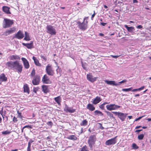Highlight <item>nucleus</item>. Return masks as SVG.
Returning <instances> with one entry per match:
<instances>
[{
    "instance_id": "f257e3e1",
    "label": "nucleus",
    "mask_w": 151,
    "mask_h": 151,
    "mask_svg": "<svg viewBox=\"0 0 151 151\" xmlns=\"http://www.w3.org/2000/svg\"><path fill=\"white\" fill-rule=\"evenodd\" d=\"M6 65L8 66L9 69L13 70L19 73H21L22 72L23 66L18 61L8 62Z\"/></svg>"
},
{
    "instance_id": "f03ea898",
    "label": "nucleus",
    "mask_w": 151,
    "mask_h": 151,
    "mask_svg": "<svg viewBox=\"0 0 151 151\" xmlns=\"http://www.w3.org/2000/svg\"><path fill=\"white\" fill-rule=\"evenodd\" d=\"M96 138L94 135H91L89 137L88 140V144L91 150L93 149V146L95 144Z\"/></svg>"
},
{
    "instance_id": "7ed1b4c3",
    "label": "nucleus",
    "mask_w": 151,
    "mask_h": 151,
    "mask_svg": "<svg viewBox=\"0 0 151 151\" xmlns=\"http://www.w3.org/2000/svg\"><path fill=\"white\" fill-rule=\"evenodd\" d=\"M47 33L51 35H55L56 34V32L55 27L51 25H47L46 27Z\"/></svg>"
},
{
    "instance_id": "20e7f679",
    "label": "nucleus",
    "mask_w": 151,
    "mask_h": 151,
    "mask_svg": "<svg viewBox=\"0 0 151 151\" xmlns=\"http://www.w3.org/2000/svg\"><path fill=\"white\" fill-rule=\"evenodd\" d=\"M88 22L87 21H86L85 22H82L78 21L77 24H78V27L80 29L84 31L87 29Z\"/></svg>"
},
{
    "instance_id": "39448f33",
    "label": "nucleus",
    "mask_w": 151,
    "mask_h": 151,
    "mask_svg": "<svg viewBox=\"0 0 151 151\" xmlns=\"http://www.w3.org/2000/svg\"><path fill=\"white\" fill-rule=\"evenodd\" d=\"M46 72L47 74L50 76H53L55 72L51 65L48 64L46 67Z\"/></svg>"
},
{
    "instance_id": "423d86ee",
    "label": "nucleus",
    "mask_w": 151,
    "mask_h": 151,
    "mask_svg": "<svg viewBox=\"0 0 151 151\" xmlns=\"http://www.w3.org/2000/svg\"><path fill=\"white\" fill-rule=\"evenodd\" d=\"M5 23L3 24V27L6 28L11 27L13 23V20L6 19H4Z\"/></svg>"
},
{
    "instance_id": "0eeeda50",
    "label": "nucleus",
    "mask_w": 151,
    "mask_h": 151,
    "mask_svg": "<svg viewBox=\"0 0 151 151\" xmlns=\"http://www.w3.org/2000/svg\"><path fill=\"white\" fill-rule=\"evenodd\" d=\"M106 107L108 110L111 111L112 110H116L119 108L120 107V106L115 104H110L107 105Z\"/></svg>"
},
{
    "instance_id": "6e6552de",
    "label": "nucleus",
    "mask_w": 151,
    "mask_h": 151,
    "mask_svg": "<svg viewBox=\"0 0 151 151\" xmlns=\"http://www.w3.org/2000/svg\"><path fill=\"white\" fill-rule=\"evenodd\" d=\"M117 136L109 139L106 141L105 142V144L106 145L109 146L111 145L115 144L117 142L116 138Z\"/></svg>"
},
{
    "instance_id": "1a4fd4ad",
    "label": "nucleus",
    "mask_w": 151,
    "mask_h": 151,
    "mask_svg": "<svg viewBox=\"0 0 151 151\" xmlns=\"http://www.w3.org/2000/svg\"><path fill=\"white\" fill-rule=\"evenodd\" d=\"M112 112L116 115H118V117L122 121H124V119H125L126 116V114H125L124 113L119 112L113 111Z\"/></svg>"
},
{
    "instance_id": "9d476101",
    "label": "nucleus",
    "mask_w": 151,
    "mask_h": 151,
    "mask_svg": "<svg viewBox=\"0 0 151 151\" xmlns=\"http://www.w3.org/2000/svg\"><path fill=\"white\" fill-rule=\"evenodd\" d=\"M24 37V35L23 33L21 30H19L13 37V38H16L18 39H22Z\"/></svg>"
},
{
    "instance_id": "9b49d317",
    "label": "nucleus",
    "mask_w": 151,
    "mask_h": 151,
    "mask_svg": "<svg viewBox=\"0 0 151 151\" xmlns=\"http://www.w3.org/2000/svg\"><path fill=\"white\" fill-rule=\"evenodd\" d=\"M40 81V77L38 76L34 77L32 81V83L34 85H37L39 84Z\"/></svg>"
},
{
    "instance_id": "f8f14e48",
    "label": "nucleus",
    "mask_w": 151,
    "mask_h": 151,
    "mask_svg": "<svg viewBox=\"0 0 151 151\" xmlns=\"http://www.w3.org/2000/svg\"><path fill=\"white\" fill-rule=\"evenodd\" d=\"M42 81L44 83L49 84L51 83V81L48 78V77L46 75H45L43 76Z\"/></svg>"
},
{
    "instance_id": "ddd939ff",
    "label": "nucleus",
    "mask_w": 151,
    "mask_h": 151,
    "mask_svg": "<svg viewBox=\"0 0 151 151\" xmlns=\"http://www.w3.org/2000/svg\"><path fill=\"white\" fill-rule=\"evenodd\" d=\"M15 29L14 28H10L9 29L6 30V31L3 33V35L6 36L8 35L12 34L14 32Z\"/></svg>"
},
{
    "instance_id": "4468645a",
    "label": "nucleus",
    "mask_w": 151,
    "mask_h": 151,
    "mask_svg": "<svg viewBox=\"0 0 151 151\" xmlns=\"http://www.w3.org/2000/svg\"><path fill=\"white\" fill-rule=\"evenodd\" d=\"M124 27L127 29V31L131 33L132 35L135 34V32H134L135 29L134 27H129L127 25H124Z\"/></svg>"
},
{
    "instance_id": "2eb2a0df",
    "label": "nucleus",
    "mask_w": 151,
    "mask_h": 151,
    "mask_svg": "<svg viewBox=\"0 0 151 151\" xmlns=\"http://www.w3.org/2000/svg\"><path fill=\"white\" fill-rule=\"evenodd\" d=\"M87 80L91 82H93L96 80V77L93 78V76L91 73L87 74Z\"/></svg>"
},
{
    "instance_id": "dca6fc26",
    "label": "nucleus",
    "mask_w": 151,
    "mask_h": 151,
    "mask_svg": "<svg viewBox=\"0 0 151 151\" xmlns=\"http://www.w3.org/2000/svg\"><path fill=\"white\" fill-rule=\"evenodd\" d=\"M22 44L24 46H26L27 48L29 49H31L34 48L33 45V41H31L30 42V43H23Z\"/></svg>"
},
{
    "instance_id": "f3484780",
    "label": "nucleus",
    "mask_w": 151,
    "mask_h": 151,
    "mask_svg": "<svg viewBox=\"0 0 151 151\" xmlns=\"http://www.w3.org/2000/svg\"><path fill=\"white\" fill-rule=\"evenodd\" d=\"M21 60L23 62L24 67L26 69L28 68L29 67V64L27 60L24 58H22Z\"/></svg>"
},
{
    "instance_id": "a211bd4d",
    "label": "nucleus",
    "mask_w": 151,
    "mask_h": 151,
    "mask_svg": "<svg viewBox=\"0 0 151 151\" xmlns=\"http://www.w3.org/2000/svg\"><path fill=\"white\" fill-rule=\"evenodd\" d=\"M65 111L66 112H69L70 113H73L75 111V109L73 108L68 107L66 105H65Z\"/></svg>"
},
{
    "instance_id": "6ab92c4d",
    "label": "nucleus",
    "mask_w": 151,
    "mask_h": 151,
    "mask_svg": "<svg viewBox=\"0 0 151 151\" xmlns=\"http://www.w3.org/2000/svg\"><path fill=\"white\" fill-rule=\"evenodd\" d=\"M10 8L8 6H4L2 7V10L4 12L7 14H11V12L9 11Z\"/></svg>"
},
{
    "instance_id": "aec40b11",
    "label": "nucleus",
    "mask_w": 151,
    "mask_h": 151,
    "mask_svg": "<svg viewBox=\"0 0 151 151\" xmlns=\"http://www.w3.org/2000/svg\"><path fill=\"white\" fill-rule=\"evenodd\" d=\"M7 78L6 77L5 75L4 74H1L0 76V83L3 81H6Z\"/></svg>"
},
{
    "instance_id": "412c9836",
    "label": "nucleus",
    "mask_w": 151,
    "mask_h": 151,
    "mask_svg": "<svg viewBox=\"0 0 151 151\" xmlns=\"http://www.w3.org/2000/svg\"><path fill=\"white\" fill-rule=\"evenodd\" d=\"M101 100L100 97L97 96L93 99L92 103L93 104H96L99 103Z\"/></svg>"
},
{
    "instance_id": "4be33fe9",
    "label": "nucleus",
    "mask_w": 151,
    "mask_h": 151,
    "mask_svg": "<svg viewBox=\"0 0 151 151\" xmlns=\"http://www.w3.org/2000/svg\"><path fill=\"white\" fill-rule=\"evenodd\" d=\"M105 82L107 84L111 85L117 86V85L116 84V82L113 81H108L106 80L105 81Z\"/></svg>"
},
{
    "instance_id": "5701e85b",
    "label": "nucleus",
    "mask_w": 151,
    "mask_h": 151,
    "mask_svg": "<svg viewBox=\"0 0 151 151\" xmlns=\"http://www.w3.org/2000/svg\"><path fill=\"white\" fill-rule=\"evenodd\" d=\"M86 108L90 111H92L95 109V107L91 104L89 103L87 105Z\"/></svg>"
},
{
    "instance_id": "b1692460",
    "label": "nucleus",
    "mask_w": 151,
    "mask_h": 151,
    "mask_svg": "<svg viewBox=\"0 0 151 151\" xmlns=\"http://www.w3.org/2000/svg\"><path fill=\"white\" fill-rule=\"evenodd\" d=\"M42 91L45 93H47L49 91V89L48 88V86L43 85L42 86Z\"/></svg>"
},
{
    "instance_id": "393cba45",
    "label": "nucleus",
    "mask_w": 151,
    "mask_h": 151,
    "mask_svg": "<svg viewBox=\"0 0 151 151\" xmlns=\"http://www.w3.org/2000/svg\"><path fill=\"white\" fill-rule=\"evenodd\" d=\"M54 100L57 103L58 105H61L60 103L62 99L60 96H59L56 97L55 98Z\"/></svg>"
},
{
    "instance_id": "a878e982",
    "label": "nucleus",
    "mask_w": 151,
    "mask_h": 151,
    "mask_svg": "<svg viewBox=\"0 0 151 151\" xmlns=\"http://www.w3.org/2000/svg\"><path fill=\"white\" fill-rule=\"evenodd\" d=\"M24 92H27L28 94L29 93V87L28 86L27 84H26L24 85Z\"/></svg>"
},
{
    "instance_id": "bb28decb",
    "label": "nucleus",
    "mask_w": 151,
    "mask_h": 151,
    "mask_svg": "<svg viewBox=\"0 0 151 151\" xmlns=\"http://www.w3.org/2000/svg\"><path fill=\"white\" fill-rule=\"evenodd\" d=\"M32 59L34 60L35 63L36 65L39 66H41V64L39 63L38 60L36 59L35 57L33 56Z\"/></svg>"
},
{
    "instance_id": "cd10ccee",
    "label": "nucleus",
    "mask_w": 151,
    "mask_h": 151,
    "mask_svg": "<svg viewBox=\"0 0 151 151\" xmlns=\"http://www.w3.org/2000/svg\"><path fill=\"white\" fill-rule=\"evenodd\" d=\"M25 37L24 40L26 41H29L31 40L29 35V33L25 32Z\"/></svg>"
},
{
    "instance_id": "c85d7f7f",
    "label": "nucleus",
    "mask_w": 151,
    "mask_h": 151,
    "mask_svg": "<svg viewBox=\"0 0 151 151\" xmlns=\"http://www.w3.org/2000/svg\"><path fill=\"white\" fill-rule=\"evenodd\" d=\"M67 138L69 139L75 140L77 139V137L74 135H70Z\"/></svg>"
},
{
    "instance_id": "c756f323",
    "label": "nucleus",
    "mask_w": 151,
    "mask_h": 151,
    "mask_svg": "<svg viewBox=\"0 0 151 151\" xmlns=\"http://www.w3.org/2000/svg\"><path fill=\"white\" fill-rule=\"evenodd\" d=\"M94 115H98L101 116H103L104 114L101 111L96 110L94 111Z\"/></svg>"
},
{
    "instance_id": "7c9ffc66",
    "label": "nucleus",
    "mask_w": 151,
    "mask_h": 151,
    "mask_svg": "<svg viewBox=\"0 0 151 151\" xmlns=\"http://www.w3.org/2000/svg\"><path fill=\"white\" fill-rule=\"evenodd\" d=\"M88 122L86 119L83 120L81 123L80 125L81 126H86L87 125Z\"/></svg>"
},
{
    "instance_id": "2f4dec72",
    "label": "nucleus",
    "mask_w": 151,
    "mask_h": 151,
    "mask_svg": "<svg viewBox=\"0 0 151 151\" xmlns=\"http://www.w3.org/2000/svg\"><path fill=\"white\" fill-rule=\"evenodd\" d=\"M105 112L106 113L107 116L110 117V118L112 117L113 119H114V117L113 114L111 112L107 111H106Z\"/></svg>"
},
{
    "instance_id": "473e14b6",
    "label": "nucleus",
    "mask_w": 151,
    "mask_h": 151,
    "mask_svg": "<svg viewBox=\"0 0 151 151\" xmlns=\"http://www.w3.org/2000/svg\"><path fill=\"white\" fill-rule=\"evenodd\" d=\"M19 58V56L17 55H12L11 56V59L13 60H18Z\"/></svg>"
},
{
    "instance_id": "72a5a7b5",
    "label": "nucleus",
    "mask_w": 151,
    "mask_h": 151,
    "mask_svg": "<svg viewBox=\"0 0 151 151\" xmlns=\"http://www.w3.org/2000/svg\"><path fill=\"white\" fill-rule=\"evenodd\" d=\"M81 151H89V150L87 147L85 145L81 148Z\"/></svg>"
},
{
    "instance_id": "f704fd0d",
    "label": "nucleus",
    "mask_w": 151,
    "mask_h": 151,
    "mask_svg": "<svg viewBox=\"0 0 151 151\" xmlns=\"http://www.w3.org/2000/svg\"><path fill=\"white\" fill-rule=\"evenodd\" d=\"M144 137V135L143 134H141L138 136V138L139 140H142Z\"/></svg>"
},
{
    "instance_id": "c9c22d12",
    "label": "nucleus",
    "mask_w": 151,
    "mask_h": 151,
    "mask_svg": "<svg viewBox=\"0 0 151 151\" xmlns=\"http://www.w3.org/2000/svg\"><path fill=\"white\" fill-rule=\"evenodd\" d=\"M126 81H127V80L126 79H124V80H123L122 81H121L119 82L118 83L116 82V84H118V85H117V86H119L120 85V84L125 83Z\"/></svg>"
},
{
    "instance_id": "e433bc0d",
    "label": "nucleus",
    "mask_w": 151,
    "mask_h": 151,
    "mask_svg": "<svg viewBox=\"0 0 151 151\" xmlns=\"http://www.w3.org/2000/svg\"><path fill=\"white\" fill-rule=\"evenodd\" d=\"M11 133V132L8 130H6L5 131H4L2 132V133L3 134H9Z\"/></svg>"
},
{
    "instance_id": "4c0bfd02",
    "label": "nucleus",
    "mask_w": 151,
    "mask_h": 151,
    "mask_svg": "<svg viewBox=\"0 0 151 151\" xmlns=\"http://www.w3.org/2000/svg\"><path fill=\"white\" fill-rule=\"evenodd\" d=\"M132 146L133 149H137L139 147L137 146L135 143L133 144Z\"/></svg>"
},
{
    "instance_id": "58836bf2",
    "label": "nucleus",
    "mask_w": 151,
    "mask_h": 151,
    "mask_svg": "<svg viewBox=\"0 0 151 151\" xmlns=\"http://www.w3.org/2000/svg\"><path fill=\"white\" fill-rule=\"evenodd\" d=\"M39 89V88L38 87L35 88V87H34L33 89V91L35 93H36L37 92V91Z\"/></svg>"
},
{
    "instance_id": "ea45409f",
    "label": "nucleus",
    "mask_w": 151,
    "mask_h": 151,
    "mask_svg": "<svg viewBox=\"0 0 151 151\" xmlns=\"http://www.w3.org/2000/svg\"><path fill=\"white\" fill-rule=\"evenodd\" d=\"M47 124L48 126H50L51 127L53 125V123L51 121H49L47 123Z\"/></svg>"
},
{
    "instance_id": "a19ab883",
    "label": "nucleus",
    "mask_w": 151,
    "mask_h": 151,
    "mask_svg": "<svg viewBox=\"0 0 151 151\" xmlns=\"http://www.w3.org/2000/svg\"><path fill=\"white\" fill-rule=\"evenodd\" d=\"M35 70L33 69L31 73V76H33L35 75Z\"/></svg>"
},
{
    "instance_id": "79ce46f5",
    "label": "nucleus",
    "mask_w": 151,
    "mask_h": 151,
    "mask_svg": "<svg viewBox=\"0 0 151 151\" xmlns=\"http://www.w3.org/2000/svg\"><path fill=\"white\" fill-rule=\"evenodd\" d=\"M32 128V127L31 125H27L24 126L23 127V129H25V128Z\"/></svg>"
},
{
    "instance_id": "37998d69",
    "label": "nucleus",
    "mask_w": 151,
    "mask_h": 151,
    "mask_svg": "<svg viewBox=\"0 0 151 151\" xmlns=\"http://www.w3.org/2000/svg\"><path fill=\"white\" fill-rule=\"evenodd\" d=\"M99 107L101 109L104 110V105L103 104L100 105Z\"/></svg>"
},
{
    "instance_id": "c03bdc74",
    "label": "nucleus",
    "mask_w": 151,
    "mask_h": 151,
    "mask_svg": "<svg viewBox=\"0 0 151 151\" xmlns=\"http://www.w3.org/2000/svg\"><path fill=\"white\" fill-rule=\"evenodd\" d=\"M18 121V120L17 119V118L15 116H14L13 118V121L14 122H17Z\"/></svg>"
},
{
    "instance_id": "a18cd8bd",
    "label": "nucleus",
    "mask_w": 151,
    "mask_h": 151,
    "mask_svg": "<svg viewBox=\"0 0 151 151\" xmlns=\"http://www.w3.org/2000/svg\"><path fill=\"white\" fill-rule=\"evenodd\" d=\"M99 128L101 129H103L104 127L102 126V124L101 123H99Z\"/></svg>"
},
{
    "instance_id": "49530a36",
    "label": "nucleus",
    "mask_w": 151,
    "mask_h": 151,
    "mask_svg": "<svg viewBox=\"0 0 151 151\" xmlns=\"http://www.w3.org/2000/svg\"><path fill=\"white\" fill-rule=\"evenodd\" d=\"M82 67L84 69L86 70V65L85 64H84L83 63H82Z\"/></svg>"
},
{
    "instance_id": "de8ad7c7",
    "label": "nucleus",
    "mask_w": 151,
    "mask_h": 151,
    "mask_svg": "<svg viewBox=\"0 0 151 151\" xmlns=\"http://www.w3.org/2000/svg\"><path fill=\"white\" fill-rule=\"evenodd\" d=\"M18 116L21 119H22V116L21 115V113H18Z\"/></svg>"
},
{
    "instance_id": "09e8293b",
    "label": "nucleus",
    "mask_w": 151,
    "mask_h": 151,
    "mask_svg": "<svg viewBox=\"0 0 151 151\" xmlns=\"http://www.w3.org/2000/svg\"><path fill=\"white\" fill-rule=\"evenodd\" d=\"M120 55H111V56H112L113 58H117L120 56Z\"/></svg>"
},
{
    "instance_id": "8fccbe9b",
    "label": "nucleus",
    "mask_w": 151,
    "mask_h": 151,
    "mask_svg": "<svg viewBox=\"0 0 151 151\" xmlns=\"http://www.w3.org/2000/svg\"><path fill=\"white\" fill-rule=\"evenodd\" d=\"M143 116H140L139 117L136 119L135 120V121H138L139 120H140V119H141L142 117H143Z\"/></svg>"
},
{
    "instance_id": "3c124183",
    "label": "nucleus",
    "mask_w": 151,
    "mask_h": 151,
    "mask_svg": "<svg viewBox=\"0 0 151 151\" xmlns=\"http://www.w3.org/2000/svg\"><path fill=\"white\" fill-rule=\"evenodd\" d=\"M137 28L139 29H141L142 28V26L141 25H139L137 27Z\"/></svg>"
},
{
    "instance_id": "603ef678",
    "label": "nucleus",
    "mask_w": 151,
    "mask_h": 151,
    "mask_svg": "<svg viewBox=\"0 0 151 151\" xmlns=\"http://www.w3.org/2000/svg\"><path fill=\"white\" fill-rule=\"evenodd\" d=\"M41 57L45 61H46L47 60V58H46V57H45V56H42V55H41Z\"/></svg>"
},
{
    "instance_id": "864d4df0",
    "label": "nucleus",
    "mask_w": 151,
    "mask_h": 151,
    "mask_svg": "<svg viewBox=\"0 0 151 151\" xmlns=\"http://www.w3.org/2000/svg\"><path fill=\"white\" fill-rule=\"evenodd\" d=\"M95 11H94V14L92 15L91 17V19L93 20V18L95 16Z\"/></svg>"
},
{
    "instance_id": "5fc2aeb1",
    "label": "nucleus",
    "mask_w": 151,
    "mask_h": 151,
    "mask_svg": "<svg viewBox=\"0 0 151 151\" xmlns=\"http://www.w3.org/2000/svg\"><path fill=\"white\" fill-rule=\"evenodd\" d=\"M122 91H124L128 92V88H123L122 89Z\"/></svg>"
},
{
    "instance_id": "6e6d98bb",
    "label": "nucleus",
    "mask_w": 151,
    "mask_h": 151,
    "mask_svg": "<svg viewBox=\"0 0 151 151\" xmlns=\"http://www.w3.org/2000/svg\"><path fill=\"white\" fill-rule=\"evenodd\" d=\"M100 24L102 25L103 26H105V25L106 24V23H103V22H101L100 23Z\"/></svg>"
},
{
    "instance_id": "4d7b16f0",
    "label": "nucleus",
    "mask_w": 151,
    "mask_h": 151,
    "mask_svg": "<svg viewBox=\"0 0 151 151\" xmlns=\"http://www.w3.org/2000/svg\"><path fill=\"white\" fill-rule=\"evenodd\" d=\"M142 129L137 130H135V132L139 133V132H140V131H142Z\"/></svg>"
},
{
    "instance_id": "13d9d810",
    "label": "nucleus",
    "mask_w": 151,
    "mask_h": 151,
    "mask_svg": "<svg viewBox=\"0 0 151 151\" xmlns=\"http://www.w3.org/2000/svg\"><path fill=\"white\" fill-rule=\"evenodd\" d=\"M88 19V17H85L84 18L83 20V22H85V20H86V21H87V20Z\"/></svg>"
},
{
    "instance_id": "bf43d9fd",
    "label": "nucleus",
    "mask_w": 151,
    "mask_h": 151,
    "mask_svg": "<svg viewBox=\"0 0 151 151\" xmlns=\"http://www.w3.org/2000/svg\"><path fill=\"white\" fill-rule=\"evenodd\" d=\"M34 142V140H33L32 139H30L29 140V143H30L31 144L32 142Z\"/></svg>"
},
{
    "instance_id": "052dcab7",
    "label": "nucleus",
    "mask_w": 151,
    "mask_h": 151,
    "mask_svg": "<svg viewBox=\"0 0 151 151\" xmlns=\"http://www.w3.org/2000/svg\"><path fill=\"white\" fill-rule=\"evenodd\" d=\"M138 91L137 88L134 89L132 91V92H134V91Z\"/></svg>"
},
{
    "instance_id": "680f3d73",
    "label": "nucleus",
    "mask_w": 151,
    "mask_h": 151,
    "mask_svg": "<svg viewBox=\"0 0 151 151\" xmlns=\"http://www.w3.org/2000/svg\"><path fill=\"white\" fill-rule=\"evenodd\" d=\"M132 87L128 88V91H132Z\"/></svg>"
},
{
    "instance_id": "e2e57ef3",
    "label": "nucleus",
    "mask_w": 151,
    "mask_h": 151,
    "mask_svg": "<svg viewBox=\"0 0 151 151\" xmlns=\"http://www.w3.org/2000/svg\"><path fill=\"white\" fill-rule=\"evenodd\" d=\"M132 87L128 88V91H132Z\"/></svg>"
},
{
    "instance_id": "0e129e2a",
    "label": "nucleus",
    "mask_w": 151,
    "mask_h": 151,
    "mask_svg": "<svg viewBox=\"0 0 151 151\" xmlns=\"http://www.w3.org/2000/svg\"><path fill=\"white\" fill-rule=\"evenodd\" d=\"M99 35L101 36H103L104 35L102 33H100L99 34Z\"/></svg>"
},
{
    "instance_id": "69168bd1",
    "label": "nucleus",
    "mask_w": 151,
    "mask_h": 151,
    "mask_svg": "<svg viewBox=\"0 0 151 151\" xmlns=\"http://www.w3.org/2000/svg\"><path fill=\"white\" fill-rule=\"evenodd\" d=\"M31 150V149H30V147H27V151H30Z\"/></svg>"
},
{
    "instance_id": "338daca9",
    "label": "nucleus",
    "mask_w": 151,
    "mask_h": 151,
    "mask_svg": "<svg viewBox=\"0 0 151 151\" xmlns=\"http://www.w3.org/2000/svg\"><path fill=\"white\" fill-rule=\"evenodd\" d=\"M141 126H137V127H135V129H138V128H139L140 127H141Z\"/></svg>"
},
{
    "instance_id": "774afa93",
    "label": "nucleus",
    "mask_w": 151,
    "mask_h": 151,
    "mask_svg": "<svg viewBox=\"0 0 151 151\" xmlns=\"http://www.w3.org/2000/svg\"><path fill=\"white\" fill-rule=\"evenodd\" d=\"M31 144L30 143L28 142V147H30L31 146Z\"/></svg>"
}]
</instances>
